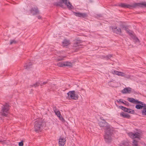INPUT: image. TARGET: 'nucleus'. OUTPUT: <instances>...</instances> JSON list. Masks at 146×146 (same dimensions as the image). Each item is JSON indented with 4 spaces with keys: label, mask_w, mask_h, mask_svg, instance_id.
<instances>
[{
    "label": "nucleus",
    "mask_w": 146,
    "mask_h": 146,
    "mask_svg": "<svg viewBox=\"0 0 146 146\" xmlns=\"http://www.w3.org/2000/svg\"><path fill=\"white\" fill-rule=\"evenodd\" d=\"M99 125L100 127H104V129H105V134L104 136L105 141L107 143L110 142L111 140L113 133L112 131L110 129V126L104 120L103 122H100Z\"/></svg>",
    "instance_id": "1"
},
{
    "label": "nucleus",
    "mask_w": 146,
    "mask_h": 146,
    "mask_svg": "<svg viewBox=\"0 0 146 146\" xmlns=\"http://www.w3.org/2000/svg\"><path fill=\"white\" fill-rule=\"evenodd\" d=\"M119 6L124 8H129L131 9L132 7H135L137 6L146 7V2L141 3H135L132 5L127 4L124 3H121L119 5Z\"/></svg>",
    "instance_id": "2"
},
{
    "label": "nucleus",
    "mask_w": 146,
    "mask_h": 146,
    "mask_svg": "<svg viewBox=\"0 0 146 146\" xmlns=\"http://www.w3.org/2000/svg\"><path fill=\"white\" fill-rule=\"evenodd\" d=\"M44 123L40 120L36 121L35 123L34 129L36 131H40L43 128Z\"/></svg>",
    "instance_id": "3"
},
{
    "label": "nucleus",
    "mask_w": 146,
    "mask_h": 146,
    "mask_svg": "<svg viewBox=\"0 0 146 146\" xmlns=\"http://www.w3.org/2000/svg\"><path fill=\"white\" fill-rule=\"evenodd\" d=\"M9 105L8 103H5L1 107L0 112L1 115L3 116L7 117L9 113Z\"/></svg>",
    "instance_id": "4"
},
{
    "label": "nucleus",
    "mask_w": 146,
    "mask_h": 146,
    "mask_svg": "<svg viewBox=\"0 0 146 146\" xmlns=\"http://www.w3.org/2000/svg\"><path fill=\"white\" fill-rule=\"evenodd\" d=\"M68 98L69 99L77 100L78 99V95L75 94L74 91H72L69 92L67 93Z\"/></svg>",
    "instance_id": "5"
},
{
    "label": "nucleus",
    "mask_w": 146,
    "mask_h": 146,
    "mask_svg": "<svg viewBox=\"0 0 146 146\" xmlns=\"http://www.w3.org/2000/svg\"><path fill=\"white\" fill-rule=\"evenodd\" d=\"M128 134L130 137L132 139L135 138L139 139L141 136L140 133L137 132L135 133L129 132Z\"/></svg>",
    "instance_id": "6"
},
{
    "label": "nucleus",
    "mask_w": 146,
    "mask_h": 146,
    "mask_svg": "<svg viewBox=\"0 0 146 146\" xmlns=\"http://www.w3.org/2000/svg\"><path fill=\"white\" fill-rule=\"evenodd\" d=\"M122 28L123 29L125 30L128 34H129L131 36V37L133 38L135 40L136 42H137L139 41V40L137 38L135 37L132 34V33L129 32V29L126 26H123L122 27Z\"/></svg>",
    "instance_id": "7"
},
{
    "label": "nucleus",
    "mask_w": 146,
    "mask_h": 146,
    "mask_svg": "<svg viewBox=\"0 0 146 146\" xmlns=\"http://www.w3.org/2000/svg\"><path fill=\"white\" fill-rule=\"evenodd\" d=\"M66 139L63 137H60L59 139L58 144L59 146H63L65 144Z\"/></svg>",
    "instance_id": "8"
},
{
    "label": "nucleus",
    "mask_w": 146,
    "mask_h": 146,
    "mask_svg": "<svg viewBox=\"0 0 146 146\" xmlns=\"http://www.w3.org/2000/svg\"><path fill=\"white\" fill-rule=\"evenodd\" d=\"M111 29L114 33L117 34L121 35V30L120 28H117L116 27H112Z\"/></svg>",
    "instance_id": "9"
},
{
    "label": "nucleus",
    "mask_w": 146,
    "mask_h": 146,
    "mask_svg": "<svg viewBox=\"0 0 146 146\" xmlns=\"http://www.w3.org/2000/svg\"><path fill=\"white\" fill-rule=\"evenodd\" d=\"M73 13L74 15L76 17H82L83 18H84L87 17V14L85 13L75 12H74Z\"/></svg>",
    "instance_id": "10"
},
{
    "label": "nucleus",
    "mask_w": 146,
    "mask_h": 146,
    "mask_svg": "<svg viewBox=\"0 0 146 146\" xmlns=\"http://www.w3.org/2000/svg\"><path fill=\"white\" fill-rule=\"evenodd\" d=\"M131 91V88L130 87H126L124 88L121 92L123 94H130Z\"/></svg>",
    "instance_id": "11"
},
{
    "label": "nucleus",
    "mask_w": 146,
    "mask_h": 146,
    "mask_svg": "<svg viewBox=\"0 0 146 146\" xmlns=\"http://www.w3.org/2000/svg\"><path fill=\"white\" fill-rule=\"evenodd\" d=\"M31 12L33 15L39 14V11L37 7L32 8L31 10Z\"/></svg>",
    "instance_id": "12"
},
{
    "label": "nucleus",
    "mask_w": 146,
    "mask_h": 146,
    "mask_svg": "<svg viewBox=\"0 0 146 146\" xmlns=\"http://www.w3.org/2000/svg\"><path fill=\"white\" fill-rule=\"evenodd\" d=\"M48 80L46 82H37L35 84H34L32 86L34 87H36L37 86H38L39 85L40 86H42L44 84H45L47 83L48 82Z\"/></svg>",
    "instance_id": "13"
},
{
    "label": "nucleus",
    "mask_w": 146,
    "mask_h": 146,
    "mask_svg": "<svg viewBox=\"0 0 146 146\" xmlns=\"http://www.w3.org/2000/svg\"><path fill=\"white\" fill-rule=\"evenodd\" d=\"M124 111L127 112L128 113H131V114H133L134 113V111L131 109L127 108L125 107H124L123 110Z\"/></svg>",
    "instance_id": "14"
},
{
    "label": "nucleus",
    "mask_w": 146,
    "mask_h": 146,
    "mask_svg": "<svg viewBox=\"0 0 146 146\" xmlns=\"http://www.w3.org/2000/svg\"><path fill=\"white\" fill-rule=\"evenodd\" d=\"M113 73L119 76H124V73L116 70H114Z\"/></svg>",
    "instance_id": "15"
},
{
    "label": "nucleus",
    "mask_w": 146,
    "mask_h": 146,
    "mask_svg": "<svg viewBox=\"0 0 146 146\" xmlns=\"http://www.w3.org/2000/svg\"><path fill=\"white\" fill-rule=\"evenodd\" d=\"M32 63V62L30 61L29 63H26L24 66V68L26 69H29L31 67Z\"/></svg>",
    "instance_id": "16"
},
{
    "label": "nucleus",
    "mask_w": 146,
    "mask_h": 146,
    "mask_svg": "<svg viewBox=\"0 0 146 146\" xmlns=\"http://www.w3.org/2000/svg\"><path fill=\"white\" fill-rule=\"evenodd\" d=\"M120 115L121 116H122L124 118H129L130 117V116L128 114L123 112L121 113Z\"/></svg>",
    "instance_id": "17"
},
{
    "label": "nucleus",
    "mask_w": 146,
    "mask_h": 146,
    "mask_svg": "<svg viewBox=\"0 0 146 146\" xmlns=\"http://www.w3.org/2000/svg\"><path fill=\"white\" fill-rule=\"evenodd\" d=\"M127 100L129 102L134 103L137 104V102H138V100H135V99L133 98H128Z\"/></svg>",
    "instance_id": "18"
},
{
    "label": "nucleus",
    "mask_w": 146,
    "mask_h": 146,
    "mask_svg": "<svg viewBox=\"0 0 146 146\" xmlns=\"http://www.w3.org/2000/svg\"><path fill=\"white\" fill-rule=\"evenodd\" d=\"M70 43V41L66 39H65L62 42V44L63 46H66L68 45Z\"/></svg>",
    "instance_id": "19"
},
{
    "label": "nucleus",
    "mask_w": 146,
    "mask_h": 146,
    "mask_svg": "<svg viewBox=\"0 0 146 146\" xmlns=\"http://www.w3.org/2000/svg\"><path fill=\"white\" fill-rule=\"evenodd\" d=\"M129 143L128 142L123 141L118 146H128Z\"/></svg>",
    "instance_id": "20"
},
{
    "label": "nucleus",
    "mask_w": 146,
    "mask_h": 146,
    "mask_svg": "<svg viewBox=\"0 0 146 146\" xmlns=\"http://www.w3.org/2000/svg\"><path fill=\"white\" fill-rule=\"evenodd\" d=\"M54 111L55 114L58 117V116H60V112L58 110H57L56 108L54 109Z\"/></svg>",
    "instance_id": "21"
},
{
    "label": "nucleus",
    "mask_w": 146,
    "mask_h": 146,
    "mask_svg": "<svg viewBox=\"0 0 146 146\" xmlns=\"http://www.w3.org/2000/svg\"><path fill=\"white\" fill-rule=\"evenodd\" d=\"M64 66H71L72 64V63L68 61L64 62Z\"/></svg>",
    "instance_id": "22"
},
{
    "label": "nucleus",
    "mask_w": 146,
    "mask_h": 146,
    "mask_svg": "<svg viewBox=\"0 0 146 146\" xmlns=\"http://www.w3.org/2000/svg\"><path fill=\"white\" fill-rule=\"evenodd\" d=\"M137 103L139 104H140V105H141L142 106H143V108L146 107V104L143 102L141 101H139L138 100V102H137Z\"/></svg>",
    "instance_id": "23"
},
{
    "label": "nucleus",
    "mask_w": 146,
    "mask_h": 146,
    "mask_svg": "<svg viewBox=\"0 0 146 146\" xmlns=\"http://www.w3.org/2000/svg\"><path fill=\"white\" fill-rule=\"evenodd\" d=\"M142 111V115H146V107L143 108Z\"/></svg>",
    "instance_id": "24"
},
{
    "label": "nucleus",
    "mask_w": 146,
    "mask_h": 146,
    "mask_svg": "<svg viewBox=\"0 0 146 146\" xmlns=\"http://www.w3.org/2000/svg\"><path fill=\"white\" fill-rule=\"evenodd\" d=\"M143 106H142L141 105L137 104L135 106V108L137 109H143Z\"/></svg>",
    "instance_id": "25"
},
{
    "label": "nucleus",
    "mask_w": 146,
    "mask_h": 146,
    "mask_svg": "<svg viewBox=\"0 0 146 146\" xmlns=\"http://www.w3.org/2000/svg\"><path fill=\"white\" fill-rule=\"evenodd\" d=\"M64 62H59L57 64V65L59 67L64 66Z\"/></svg>",
    "instance_id": "26"
},
{
    "label": "nucleus",
    "mask_w": 146,
    "mask_h": 146,
    "mask_svg": "<svg viewBox=\"0 0 146 146\" xmlns=\"http://www.w3.org/2000/svg\"><path fill=\"white\" fill-rule=\"evenodd\" d=\"M104 56V58L107 60H108L112 57V55L111 54H109L106 56Z\"/></svg>",
    "instance_id": "27"
},
{
    "label": "nucleus",
    "mask_w": 146,
    "mask_h": 146,
    "mask_svg": "<svg viewBox=\"0 0 146 146\" xmlns=\"http://www.w3.org/2000/svg\"><path fill=\"white\" fill-rule=\"evenodd\" d=\"M117 101L118 103H119V102H120L125 104L127 102L126 101L123 100H122L121 99H119L118 100H117Z\"/></svg>",
    "instance_id": "28"
},
{
    "label": "nucleus",
    "mask_w": 146,
    "mask_h": 146,
    "mask_svg": "<svg viewBox=\"0 0 146 146\" xmlns=\"http://www.w3.org/2000/svg\"><path fill=\"white\" fill-rule=\"evenodd\" d=\"M133 146H138L137 141L135 140H133Z\"/></svg>",
    "instance_id": "29"
},
{
    "label": "nucleus",
    "mask_w": 146,
    "mask_h": 146,
    "mask_svg": "<svg viewBox=\"0 0 146 146\" xmlns=\"http://www.w3.org/2000/svg\"><path fill=\"white\" fill-rule=\"evenodd\" d=\"M124 76L123 77H124L125 78H126L127 79H129L131 77V75L129 74H126L124 73Z\"/></svg>",
    "instance_id": "30"
},
{
    "label": "nucleus",
    "mask_w": 146,
    "mask_h": 146,
    "mask_svg": "<svg viewBox=\"0 0 146 146\" xmlns=\"http://www.w3.org/2000/svg\"><path fill=\"white\" fill-rule=\"evenodd\" d=\"M16 42V41L15 40H11L10 42V44H11L13 43L15 44Z\"/></svg>",
    "instance_id": "31"
},
{
    "label": "nucleus",
    "mask_w": 146,
    "mask_h": 146,
    "mask_svg": "<svg viewBox=\"0 0 146 146\" xmlns=\"http://www.w3.org/2000/svg\"><path fill=\"white\" fill-rule=\"evenodd\" d=\"M58 117L59 119L60 120H61L62 121H63L64 120V119L63 118V117L61 116V115H60V116H58Z\"/></svg>",
    "instance_id": "32"
},
{
    "label": "nucleus",
    "mask_w": 146,
    "mask_h": 146,
    "mask_svg": "<svg viewBox=\"0 0 146 146\" xmlns=\"http://www.w3.org/2000/svg\"><path fill=\"white\" fill-rule=\"evenodd\" d=\"M80 45V43L78 42L75 43L74 44V46H79Z\"/></svg>",
    "instance_id": "33"
},
{
    "label": "nucleus",
    "mask_w": 146,
    "mask_h": 146,
    "mask_svg": "<svg viewBox=\"0 0 146 146\" xmlns=\"http://www.w3.org/2000/svg\"><path fill=\"white\" fill-rule=\"evenodd\" d=\"M19 146H23V141H21V142L19 143Z\"/></svg>",
    "instance_id": "34"
},
{
    "label": "nucleus",
    "mask_w": 146,
    "mask_h": 146,
    "mask_svg": "<svg viewBox=\"0 0 146 146\" xmlns=\"http://www.w3.org/2000/svg\"><path fill=\"white\" fill-rule=\"evenodd\" d=\"M117 107L118 106V108H119L121 109L122 110H123V109L124 107H123V106H118L117 105Z\"/></svg>",
    "instance_id": "35"
},
{
    "label": "nucleus",
    "mask_w": 146,
    "mask_h": 146,
    "mask_svg": "<svg viewBox=\"0 0 146 146\" xmlns=\"http://www.w3.org/2000/svg\"><path fill=\"white\" fill-rule=\"evenodd\" d=\"M117 107L118 106V108H119L121 109L122 110H123V109L124 107H123V106H118L117 105Z\"/></svg>",
    "instance_id": "36"
},
{
    "label": "nucleus",
    "mask_w": 146,
    "mask_h": 146,
    "mask_svg": "<svg viewBox=\"0 0 146 146\" xmlns=\"http://www.w3.org/2000/svg\"><path fill=\"white\" fill-rule=\"evenodd\" d=\"M37 17L38 19H40L42 18V17L41 16H40V15H39L37 16Z\"/></svg>",
    "instance_id": "37"
},
{
    "label": "nucleus",
    "mask_w": 146,
    "mask_h": 146,
    "mask_svg": "<svg viewBox=\"0 0 146 146\" xmlns=\"http://www.w3.org/2000/svg\"><path fill=\"white\" fill-rule=\"evenodd\" d=\"M58 60H62V58H61L60 59H58Z\"/></svg>",
    "instance_id": "38"
}]
</instances>
